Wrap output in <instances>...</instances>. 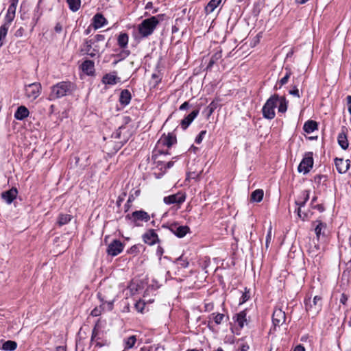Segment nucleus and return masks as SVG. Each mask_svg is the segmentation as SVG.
Listing matches in <instances>:
<instances>
[{"mask_svg":"<svg viewBox=\"0 0 351 351\" xmlns=\"http://www.w3.org/2000/svg\"><path fill=\"white\" fill-rule=\"evenodd\" d=\"M158 23L159 21L156 16H152L143 20L142 23L138 25V29L139 34L143 37L149 36L154 32Z\"/></svg>","mask_w":351,"mask_h":351,"instance_id":"obj_2","label":"nucleus"},{"mask_svg":"<svg viewBox=\"0 0 351 351\" xmlns=\"http://www.w3.org/2000/svg\"><path fill=\"white\" fill-rule=\"evenodd\" d=\"M10 27V25L5 24H3L0 27V46H2L4 44L5 39Z\"/></svg>","mask_w":351,"mask_h":351,"instance_id":"obj_31","label":"nucleus"},{"mask_svg":"<svg viewBox=\"0 0 351 351\" xmlns=\"http://www.w3.org/2000/svg\"><path fill=\"white\" fill-rule=\"evenodd\" d=\"M94 42L92 40H86L83 44V47L82 48V51L90 56L91 58H94L96 56L95 52L93 51V45Z\"/></svg>","mask_w":351,"mask_h":351,"instance_id":"obj_17","label":"nucleus"},{"mask_svg":"<svg viewBox=\"0 0 351 351\" xmlns=\"http://www.w3.org/2000/svg\"><path fill=\"white\" fill-rule=\"evenodd\" d=\"M335 164L338 172L341 174L345 173L350 167L349 160L342 158H336Z\"/></svg>","mask_w":351,"mask_h":351,"instance_id":"obj_13","label":"nucleus"},{"mask_svg":"<svg viewBox=\"0 0 351 351\" xmlns=\"http://www.w3.org/2000/svg\"><path fill=\"white\" fill-rule=\"evenodd\" d=\"M250 297V296L249 291H245L241 296V301L240 302V304H243V303L245 302L246 301H247L249 300Z\"/></svg>","mask_w":351,"mask_h":351,"instance_id":"obj_51","label":"nucleus"},{"mask_svg":"<svg viewBox=\"0 0 351 351\" xmlns=\"http://www.w3.org/2000/svg\"><path fill=\"white\" fill-rule=\"evenodd\" d=\"M305 308L309 315L315 316L319 313L322 307V298L316 295L313 300L311 298L305 300Z\"/></svg>","mask_w":351,"mask_h":351,"instance_id":"obj_4","label":"nucleus"},{"mask_svg":"<svg viewBox=\"0 0 351 351\" xmlns=\"http://www.w3.org/2000/svg\"><path fill=\"white\" fill-rule=\"evenodd\" d=\"M170 230L178 237H184L189 231L187 226H178L177 223L170 226Z\"/></svg>","mask_w":351,"mask_h":351,"instance_id":"obj_11","label":"nucleus"},{"mask_svg":"<svg viewBox=\"0 0 351 351\" xmlns=\"http://www.w3.org/2000/svg\"><path fill=\"white\" fill-rule=\"evenodd\" d=\"M206 134V130L201 131L200 133L199 134V135L195 138V143L197 144L201 143V142L202 141L203 138Z\"/></svg>","mask_w":351,"mask_h":351,"instance_id":"obj_50","label":"nucleus"},{"mask_svg":"<svg viewBox=\"0 0 351 351\" xmlns=\"http://www.w3.org/2000/svg\"><path fill=\"white\" fill-rule=\"evenodd\" d=\"M278 112L281 113H284L287 110V102L286 99L284 97H279L278 100Z\"/></svg>","mask_w":351,"mask_h":351,"instance_id":"obj_32","label":"nucleus"},{"mask_svg":"<svg viewBox=\"0 0 351 351\" xmlns=\"http://www.w3.org/2000/svg\"><path fill=\"white\" fill-rule=\"evenodd\" d=\"M95 40L96 42H103L105 40V36L102 34H97L95 36Z\"/></svg>","mask_w":351,"mask_h":351,"instance_id":"obj_55","label":"nucleus"},{"mask_svg":"<svg viewBox=\"0 0 351 351\" xmlns=\"http://www.w3.org/2000/svg\"><path fill=\"white\" fill-rule=\"evenodd\" d=\"M130 100H131L130 92L127 89L123 90L121 92L120 97H119L120 103L123 106H126L130 102Z\"/></svg>","mask_w":351,"mask_h":351,"instance_id":"obj_21","label":"nucleus"},{"mask_svg":"<svg viewBox=\"0 0 351 351\" xmlns=\"http://www.w3.org/2000/svg\"><path fill=\"white\" fill-rule=\"evenodd\" d=\"M286 319V315L280 308H275L272 315V322L274 326L282 325Z\"/></svg>","mask_w":351,"mask_h":351,"instance_id":"obj_10","label":"nucleus"},{"mask_svg":"<svg viewBox=\"0 0 351 351\" xmlns=\"http://www.w3.org/2000/svg\"><path fill=\"white\" fill-rule=\"evenodd\" d=\"M24 32L25 29L22 27H21L15 32L14 36L17 38L22 37L23 36Z\"/></svg>","mask_w":351,"mask_h":351,"instance_id":"obj_54","label":"nucleus"},{"mask_svg":"<svg viewBox=\"0 0 351 351\" xmlns=\"http://www.w3.org/2000/svg\"><path fill=\"white\" fill-rule=\"evenodd\" d=\"M348 300V297L346 294L343 293L341 295V298H340V302L342 303L343 304H346V302Z\"/></svg>","mask_w":351,"mask_h":351,"instance_id":"obj_59","label":"nucleus"},{"mask_svg":"<svg viewBox=\"0 0 351 351\" xmlns=\"http://www.w3.org/2000/svg\"><path fill=\"white\" fill-rule=\"evenodd\" d=\"M123 244L119 240H114L109 244L107 249V252L109 255L117 256L120 254L123 250Z\"/></svg>","mask_w":351,"mask_h":351,"instance_id":"obj_8","label":"nucleus"},{"mask_svg":"<svg viewBox=\"0 0 351 351\" xmlns=\"http://www.w3.org/2000/svg\"><path fill=\"white\" fill-rule=\"evenodd\" d=\"M17 347V343L14 341H7L2 345V350L5 351H13Z\"/></svg>","mask_w":351,"mask_h":351,"instance_id":"obj_33","label":"nucleus"},{"mask_svg":"<svg viewBox=\"0 0 351 351\" xmlns=\"http://www.w3.org/2000/svg\"><path fill=\"white\" fill-rule=\"evenodd\" d=\"M102 82L104 84L113 85L117 82V77L112 74H106L103 77Z\"/></svg>","mask_w":351,"mask_h":351,"instance_id":"obj_30","label":"nucleus"},{"mask_svg":"<svg viewBox=\"0 0 351 351\" xmlns=\"http://www.w3.org/2000/svg\"><path fill=\"white\" fill-rule=\"evenodd\" d=\"M289 94H291L293 96L296 97L298 98L300 97L299 90H298V88L296 86H294L292 90H289Z\"/></svg>","mask_w":351,"mask_h":351,"instance_id":"obj_53","label":"nucleus"},{"mask_svg":"<svg viewBox=\"0 0 351 351\" xmlns=\"http://www.w3.org/2000/svg\"><path fill=\"white\" fill-rule=\"evenodd\" d=\"M129 41V36L128 34L121 32L117 38V44L121 49H125L128 46Z\"/></svg>","mask_w":351,"mask_h":351,"instance_id":"obj_20","label":"nucleus"},{"mask_svg":"<svg viewBox=\"0 0 351 351\" xmlns=\"http://www.w3.org/2000/svg\"><path fill=\"white\" fill-rule=\"evenodd\" d=\"M66 2L69 5L70 10H71L73 12L77 11L80 8V0H66Z\"/></svg>","mask_w":351,"mask_h":351,"instance_id":"obj_35","label":"nucleus"},{"mask_svg":"<svg viewBox=\"0 0 351 351\" xmlns=\"http://www.w3.org/2000/svg\"><path fill=\"white\" fill-rule=\"evenodd\" d=\"M317 224L316 225L315 228V232L316 234L317 239L319 240L321 235L324 234V232H322V230H324L326 229V224L322 223L320 221H317Z\"/></svg>","mask_w":351,"mask_h":351,"instance_id":"obj_29","label":"nucleus"},{"mask_svg":"<svg viewBox=\"0 0 351 351\" xmlns=\"http://www.w3.org/2000/svg\"><path fill=\"white\" fill-rule=\"evenodd\" d=\"M71 219V217L67 214H60L58 218V223L60 226H63L69 223Z\"/></svg>","mask_w":351,"mask_h":351,"instance_id":"obj_36","label":"nucleus"},{"mask_svg":"<svg viewBox=\"0 0 351 351\" xmlns=\"http://www.w3.org/2000/svg\"><path fill=\"white\" fill-rule=\"evenodd\" d=\"M15 17V14H10L7 12L6 15L5 16V22L3 24L11 25L12 22L13 21Z\"/></svg>","mask_w":351,"mask_h":351,"instance_id":"obj_46","label":"nucleus"},{"mask_svg":"<svg viewBox=\"0 0 351 351\" xmlns=\"http://www.w3.org/2000/svg\"><path fill=\"white\" fill-rule=\"evenodd\" d=\"M176 263L178 264V265L182 268H186L189 266V261L186 259H184L182 256H180L178 258Z\"/></svg>","mask_w":351,"mask_h":351,"instance_id":"obj_42","label":"nucleus"},{"mask_svg":"<svg viewBox=\"0 0 351 351\" xmlns=\"http://www.w3.org/2000/svg\"><path fill=\"white\" fill-rule=\"evenodd\" d=\"M290 75H291V72H290V71H289L286 73V75L280 80V83L281 86L287 83Z\"/></svg>","mask_w":351,"mask_h":351,"instance_id":"obj_52","label":"nucleus"},{"mask_svg":"<svg viewBox=\"0 0 351 351\" xmlns=\"http://www.w3.org/2000/svg\"><path fill=\"white\" fill-rule=\"evenodd\" d=\"M222 57V51L221 49L217 50L211 57L210 62L207 66V69H211L214 64H215Z\"/></svg>","mask_w":351,"mask_h":351,"instance_id":"obj_28","label":"nucleus"},{"mask_svg":"<svg viewBox=\"0 0 351 351\" xmlns=\"http://www.w3.org/2000/svg\"><path fill=\"white\" fill-rule=\"evenodd\" d=\"M145 306V304L144 302H142V301H138L136 304H135V308L136 310L139 312V313H143V309Z\"/></svg>","mask_w":351,"mask_h":351,"instance_id":"obj_47","label":"nucleus"},{"mask_svg":"<svg viewBox=\"0 0 351 351\" xmlns=\"http://www.w3.org/2000/svg\"><path fill=\"white\" fill-rule=\"evenodd\" d=\"M217 106H218V104L217 102L215 101H213L208 106V110L209 111V113L208 114L210 115L211 114H213V112H214V110L217 108Z\"/></svg>","mask_w":351,"mask_h":351,"instance_id":"obj_49","label":"nucleus"},{"mask_svg":"<svg viewBox=\"0 0 351 351\" xmlns=\"http://www.w3.org/2000/svg\"><path fill=\"white\" fill-rule=\"evenodd\" d=\"M158 235L154 230H150L143 235L145 243L152 245L158 241Z\"/></svg>","mask_w":351,"mask_h":351,"instance_id":"obj_16","label":"nucleus"},{"mask_svg":"<svg viewBox=\"0 0 351 351\" xmlns=\"http://www.w3.org/2000/svg\"><path fill=\"white\" fill-rule=\"evenodd\" d=\"M278 95L275 94L270 97L263 107V115L267 119L275 117V108L278 105Z\"/></svg>","mask_w":351,"mask_h":351,"instance_id":"obj_3","label":"nucleus"},{"mask_svg":"<svg viewBox=\"0 0 351 351\" xmlns=\"http://www.w3.org/2000/svg\"><path fill=\"white\" fill-rule=\"evenodd\" d=\"M237 322L241 328H243L245 324H247L246 313L245 311H241L237 314Z\"/></svg>","mask_w":351,"mask_h":351,"instance_id":"obj_34","label":"nucleus"},{"mask_svg":"<svg viewBox=\"0 0 351 351\" xmlns=\"http://www.w3.org/2000/svg\"><path fill=\"white\" fill-rule=\"evenodd\" d=\"M319 212H323L324 210V208L322 204H317L315 206Z\"/></svg>","mask_w":351,"mask_h":351,"instance_id":"obj_64","label":"nucleus"},{"mask_svg":"<svg viewBox=\"0 0 351 351\" xmlns=\"http://www.w3.org/2000/svg\"><path fill=\"white\" fill-rule=\"evenodd\" d=\"M136 341V336L132 335L124 340L125 348L130 349L133 348Z\"/></svg>","mask_w":351,"mask_h":351,"instance_id":"obj_37","label":"nucleus"},{"mask_svg":"<svg viewBox=\"0 0 351 351\" xmlns=\"http://www.w3.org/2000/svg\"><path fill=\"white\" fill-rule=\"evenodd\" d=\"M199 114V110H193L189 114H188L184 119L181 121V127L185 130L189 125L193 122V121L195 119V117Z\"/></svg>","mask_w":351,"mask_h":351,"instance_id":"obj_14","label":"nucleus"},{"mask_svg":"<svg viewBox=\"0 0 351 351\" xmlns=\"http://www.w3.org/2000/svg\"><path fill=\"white\" fill-rule=\"evenodd\" d=\"M90 314H91V315H93L94 317H97L101 314V311L99 309H98L97 308H95L91 311Z\"/></svg>","mask_w":351,"mask_h":351,"instance_id":"obj_56","label":"nucleus"},{"mask_svg":"<svg viewBox=\"0 0 351 351\" xmlns=\"http://www.w3.org/2000/svg\"><path fill=\"white\" fill-rule=\"evenodd\" d=\"M18 194L16 188H12L11 189L1 193V197L8 204H10L14 199H16Z\"/></svg>","mask_w":351,"mask_h":351,"instance_id":"obj_12","label":"nucleus"},{"mask_svg":"<svg viewBox=\"0 0 351 351\" xmlns=\"http://www.w3.org/2000/svg\"><path fill=\"white\" fill-rule=\"evenodd\" d=\"M99 47L98 45H95L94 47H93V51L92 52H95L96 53V56L99 53Z\"/></svg>","mask_w":351,"mask_h":351,"instance_id":"obj_63","label":"nucleus"},{"mask_svg":"<svg viewBox=\"0 0 351 351\" xmlns=\"http://www.w3.org/2000/svg\"><path fill=\"white\" fill-rule=\"evenodd\" d=\"M97 326H98V324H96L95 328L93 330L92 339L96 337L97 336V335H98L99 331H98V329H97Z\"/></svg>","mask_w":351,"mask_h":351,"instance_id":"obj_58","label":"nucleus"},{"mask_svg":"<svg viewBox=\"0 0 351 351\" xmlns=\"http://www.w3.org/2000/svg\"><path fill=\"white\" fill-rule=\"evenodd\" d=\"M308 198H309L308 192L306 191V195H305L304 201L302 202L301 203H298V202H296L297 205L299 206V207L298 208V215L300 217H301V215H300L301 207L305 204V203L308 199Z\"/></svg>","mask_w":351,"mask_h":351,"instance_id":"obj_45","label":"nucleus"},{"mask_svg":"<svg viewBox=\"0 0 351 351\" xmlns=\"http://www.w3.org/2000/svg\"><path fill=\"white\" fill-rule=\"evenodd\" d=\"M264 192L262 189H256L252 192L250 199L252 202H260L263 198Z\"/></svg>","mask_w":351,"mask_h":351,"instance_id":"obj_27","label":"nucleus"},{"mask_svg":"<svg viewBox=\"0 0 351 351\" xmlns=\"http://www.w3.org/2000/svg\"><path fill=\"white\" fill-rule=\"evenodd\" d=\"M317 123L313 120H308L306 122H305L303 129L305 131V132L310 134L313 132V131L317 130Z\"/></svg>","mask_w":351,"mask_h":351,"instance_id":"obj_22","label":"nucleus"},{"mask_svg":"<svg viewBox=\"0 0 351 351\" xmlns=\"http://www.w3.org/2000/svg\"><path fill=\"white\" fill-rule=\"evenodd\" d=\"M176 137L175 135L169 133L167 135L163 134L158 141V147L165 146L168 148L171 147L176 143Z\"/></svg>","mask_w":351,"mask_h":351,"instance_id":"obj_7","label":"nucleus"},{"mask_svg":"<svg viewBox=\"0 0 351 351\" xmlns=\"http://www.w3.org/2000/svg\"><path fill=\"white\" fill-rule=\"evenodd\" d=\"M40 91L41 84L37 82L29 84L25 88V96L31 100H35L38 97Z\"/></svg>","mask_w":351,"mask_h":351,"instance_id":"obj_5","label":"nucleus"},{"mask_svg":"<svg viewBox=\"0 0 351 351\" xmlns=\"http://www.w3.org/2000/svg\"><path fill=\"white\" fill-rule=\"evenodd\" d=\"M186 195L182 193H178L176 194L171 195L164 197V202L166 204H182L185 201Z\"/></svg>","mask_w":351,"mask_h":351,"instance_id":"obj_9","label":"nucleus"},{"mask_svg":"<svg viewBox=\"0 0 351 351\" xmlns=\"http://www.w3.org/2000/svg\"><path fill=\"white\" fill-rule=\"evenodd\" d=\"M19 0H10V5L7 12L15 14Z\"/></svg>","mask_w":351,"mask_h":351,"instance_id":"obj_40","label":"nucleus"},{"mask_svg":"<svg viewBox=\"0 0 351 351\" xmlns=\"http://www.w3.org/2000/svg\"><path fill=\"white\" fill-rule=\"evenodd\" d=\"M347 101H348V111L350 114H351V96L348 95L347 97Z\"/></svg>","mask_w":351,"mask_h":351,"instance_id":"obj_60","label":"nucleus"},{"mask_svg":"<svg viewBox=\"0 0 351 351\" xmlns=\"http://www.w3.org/2000/svg\"><path fill=\"white\" fill-rule=\"evenodd\" d=\"M125 130V127H119V129L112 133V137H113L115 139H121V141H126L127 140V136H123V138H122L121 137V135H122V132L123 131Z\"/></svg>","mask_w":351,"mask_h":351,"instance_id":"obj_38","label":"nucleus"},{"mask_svg":"<svg viewBox=\"0 0 351 351\" xmlns=\"http://www.w3.org/2000/svg\"><path fill=\"white\" fill-rule=\"evenodd\" d=\"M107 23V20L100 13L96 14L93 18V25L95 29H99Z\"/></svg>","mask_w":351,"mask_h":351,"instance_id":"obj_15","label":"nucleus"},{"mask_svg":"<svg viewBox=\"0 0 351 351\" xmlns=\"http://www.w3.org/2000/svg\"><path fill=\"white\" fill-rule=\"evenodd\" d=\"M313 165V159L311 153L306 155L298 166V171L306 174L309 172Z\"/></svg>","mask_w":351,"mask_h":351,"instance_id":"obj_6","label":"nucleus"},{"mask_svg":"<svg viewBox=\"0 0 351 351\" xmlns=\"http://www.w3.org/2000/svg\"><path fill=\"white\" fill-rule=\"evenodd\" d=\"M189 102H188V101H185V102H184V103H183V104L180 106L179 109H180V110H186V109L189 108Z\"/></svg>","mask_w":351,"mask_h":351,"instance_id":"obj_57","label":"nucleus"},{"mask_svg":"<svg viewBox=\"0 0 351 351\" xmlns=\"http://www.w3.org/2000/svg\"><path fill=\"white\" fill-rule=\"evenodd\" d=\"M111 292L112 291L110 289L108 291L104 290L102 292L98 293V296L101 301L112 303L114 300V293Z\"/></svg>","mask_w":351,"mask_h":351,"instance_id":"obj_18","label":"nucleus"},{"mask_svg":"<svg viewBox=\"0 0 351 351\" xmlns=\"http://www.w3.org/2000/svg\"><path fill=\"white\" fill-rule=\"evenodd\" d=\"M338 143L343 149H346L348 147L349 143L346 134L342 132L338 135Z\"/></svg>","mask_w":351,"mask_h":351,"instance_id":"obj_26","label":"nucleus"},{"mask_svg":"<svg viewBox=\"0 0 351 351\" xmlns=\"http://www.w3.org/2000/svg\"><path fill=\"white\" fill-rule=\"evenodd\" d=\"M82 68L86 74H92L94 72V62L91 60H85L82 64Z\"/></svg>","mask_w":351,"mask_h":351,"instance_id":"obj_24","label":"nucleus"},{"mask_svg":"<svg viewBox=\"0 0 351 351\" xmlns=\"http://www.w3.org/2000/svg\"><path fill=\"white\" fill-rule=\"evenodd\" d=\"M319 247L318 244L314 243L313 246H311L308 249V253L311 254L312 256H317L319 254Z\"/></svg>","mask_w":351,"mask_h":351,"instance_id":"obj_43","label":"nucleus"},{"mask_svg":"<svg viewBox=\"0 0 351 351\" xmlns=\"http://www.w3.org/2000/svg\"><path fill=\"white\" fill-rule=\"evenodd\" d=\"M54 29H55V31H56V32H58V33L61 32L62 29L61 24H60V23H58L56 25V26H55Z\"/></svg>","mask_w":351,"mask_h":351,"instance_id":"obj_61","label":"nucleus"},{"mask_svg":"<svg viewBox=\"0 0 351 351\" xmlns=\"http://www.w3.org/2000/svg\"><path fill=\"white\" fill-rule=\"evenodd\" d=\"M29 110L24 106H19L14 113V117L17 120H23L29 116Z\"/></svg>","mask_w":351,"mask_h":351,"instance_id":"obj_19","label":"nucleus"},{"mask_svg":"<svg viewBox=\"0 0 351 351\" xmlns=\"http://www.w3.org/2000/svg\"><path fill=\"white\" fill-rule=\"evenodd\" d=\"M130 52L129 50H125V49H123V50L118 54L116 55V56L118 58V59L114 62V64H117L119 61L125 59L130 55Z\"/></svg>","mask_w":351,"mask_h":351,"instance_id":"obj_39","label":"nucleus"},{"mask_svg":"<svg viewBox=\"0 0 351 351\" xmlns=\"http://www.w3.org/2000/svg\"><path fill=\"white\" fill-rule=\"evenodd\" d=\"M132 216L135 220H141L147 221L149 220V215L143 210L135 211L132 213Z\"/></svg>","mask_w":351,"mask_h":351,"instance_id":"obj_25","label":"nucleus"},{"mask_svg":"<svg viewBox=\"0 0 351 351\" xmlns=\"http://www.w3.org/2000/svg\"><path fill=\"white\" fill-rule=\"evenodd\" d=\"M293 351H305V348L303 346L298 345L294 348Z\"/></svg>","mask_w":351,"mask_h":351,"instance_id":"obj_62","label":"nucleus"},{"mask_svg":"<svg viewBox=\"0 0 351 351\" xmlns=\"http://www.w3.org/2000/svg\"><path fill=\"white\" fill-rule=\"evenodd\" d=\"M273 239L272 235V227L271 226H269L267 234L266 237V242H265V247L267 249L269 247V243H271V240Z\"/></svg>","mask_w":351,"mask_h":351,"instance_id":"obj_44","label":"nucleus"},{"mask_svg":"<svg viewBox=\"0 0 351 351\" xmlns=\"http://www.w3.org/2000/svg\"><path fill=\"white\" fill-rule=\"evenodd\" d=\"M221 0H210L205 7V12L207 14L212 13L221 3Z\"/></svg>","mask_w":351,"mask_h":351,"instance_id":"obj_23","label":"nucleus"},{"mask_svg":"<svg viewBox=\"0 0 351 351\" xmlns=\"http://www.w3.org/2000/svg\"><path fill=\"white\" fill-rule=\"evenodd\" d=\"M80 158L77 156H73L71 158L70 165L71 167H77Z\"/></svg>","mask_w":351,"mask_h":351,"instance_id":"obj_48","label":"nucleus"},{"mask_svg":"<svg viewBox=\"0 0 351 351\" xmlns=\"http://www.w3.org/2000/svg\"><path fill=\"white\" fill-rule=\"evenodd\" d=\"M75 90V86L69 81H62L57 83L51 88L49 99L54 100L62 97L71 95Z\"/></svg>","mask_w":351,"mask_h":351,"instance_id":"obj_1","label":"nucleus"},{"mask_svg":"<svg viewBox=\"0 0 351 351\" xmlns=\"http://www.w3.org/2000/svg\"><path fill=\"white\" fill-rule=\"evenodd\" d=\"M210 316L216 324H220L224 318V315L221 313H213Z\"/></svg>","mask_w":351,"mask_h":351,"instance_id":"obj_41","label":"nucleus"}]
</instances>
